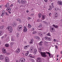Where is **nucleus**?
<instances>
[{"label": "nucleus", "mask_w": 62, "mask_h": 62, "mask_svg": "<svg viewBox=\"0 0 62 62\" xmlns=\"http://www.w3.org/2000/svg\"><path fill=\"white\" fill-rule=\"evenodd\" d=\"M34 30H35V28H33L31 29V31H34Z\"/></svg>", "instance_id": "nucleus-43"}, {"label": "nucleus", "mask_w": 62, "mask_h": 62, "mask_svg": "<svg viewBox=\"0 0 62 62\" xmlns=\"http://www.w3.org/2000/svg\"><path fill=\"white\" fill-rule=\"evenodd\" d=\"M27 53L25 54V55L26 56H27L28 55V54H29V51H26Z\"/></svg>", "instance_id": "nucleus-21"}, {"label": "nucleus", "mask_w": 62, "mask_h": 62, "mask_svg": "<svg viewBox=\"0 0 62 62\" xmlns=\"http://www.w3.org/2000/svg\"><path fill=\"white\" fill-rule=\"evenodd\" d=\"M36 33H37V31H34L33 32L32 34H36Z\"/></svg>", "instance_id": "nucleus-34"}, {"label": "nucleus", "mask_w": 62, "mask_h": 62, "mask_svg": "<svg viewBox=\"0 0 62 62\" xmlns=\"http://www.w3.org/2000/svg\"><path fill=\"white\" fill-rule=\"evenodd\" d=\"M16 20L17 21H19L20 23H21V20L20 19H19V18H17L16 19Z\"/></svg>", "instance_id": "nucleus-16"}, {"label": "nucleus", "mask_w": 62, "mask_h": 62, "mask_svg": "<svg viewBox=\"0 0 62 62\" xmlns=\"http://www.w3.org/2000/svg\"><path fill=\"white\" fill-rule=\"evenodd\" d=\"M33 42H34V40L33 39H31L30 41V43L32 44V43H33Z\"/></svg>", "instance_id": "nucleus-14"}, {"label": "nucleus", "mask_w": 62, "mask_h": 62, "mask_svg": "<svg viewBox=\"0 0 62 62\" xmlns=\"http://www.w3.org/2000/svg\"><path fill=\"white\" fill-rule=\"evenodd\" d=\"M7 29L8 30L9 32L10 33L12 32V28L11 26H9L7 27Z\"/></svg>", "instance_id": "nucleus-1"}, {"label": "nucleus", "mask_w": 62, "mask_h": 62, "mask_svg": "<svg viewBox=\"0 0 62 62\" xmlns=\"http://www.w3.org/2000/svg\"><path fill=\"white\" fill-rule=\"evenodd\" d=\"M41 58H38L37 59V60H36L37 62H41Z\"/></svg>", "instance_id": "nucleus-9"}, {"label": "nucleus", "mask_w": 62, "mask_h": 62, "mask_svg": "<svg viewBox=\"0 0 62 62\" xmlns=\"http://www.w3.org/2000/svg\"><path fill=\"white\" fill-rule=\"evenodd\" d=\"M23 26L22 25H19L18 26V28L17 29V30L18 31H20L22 30L23 29Z\"/></svg>", "instance_id": "nucleus-2"}, {"label": "nucleus", "mask_w": 62, "mask_h": 62, "mask_svg": "<svg viewBox=\"0 0 62 62\" xmlns=\"http://www.w3.org/2000/svg\"><path fill=\"white\" fill-rule=\"evenodd\" d=\"M42 43H43V41H41L38 44L39 46H41L42 45Z\"/></svg>", "instance_id": "nucleus-17"}, {"label": "nucleus", "mask_w": 62, "mask_h": 62, "mask_svg": "<svg viewBox=\"0 0 62 62\" xmlns=\"http://www.w3.org/2000/svg\"><path fill=\"white\" fill-rule=\"evenodd\" d=\"M8 6H9V3H7V5H5V7L6 8H8Z\"/></svg>", "instance_id": "nucleus-25"}, {"label": "nucleus", "mask_w": 62, "mask_h": 62, "mask_svg": "<svg viewBox=\"0 0 62 62\" xmlns=\"http://www.w3.org/2000/svg\"><path fill=\"white\" fill-rule=\"evenodd\" d=\"M16 35H17V38H18L19 37V33H17L16 34Z\"/></svg>", "instance_id": "nucleus-40"}, {"label": "nucleus", "mask_w": 62, "mask_h": 62, "mask_svg": "<svg viewBox=\"0 0 62 62\" xmlns=\"http://www.w3.org/2000/svg\"><path fill=\"white\" fill-rule=\"evenodd\" d=\"M27 27L25 26L24 27V29L23 31V32H26L27 31Z\"/></svg>", "instance_id": "nucleus-6"}, {"label": "nucleus", "mask_w": 62, "mask_h": 62, "mask_svg": "<svg viewBox=\"0 0 62 62\" xmlns=\"http://www.w3.org/2000/svg\"><path fill=\"white\" fill-rule=\"evenodd\" d=\"M31 61L32 62H34V60L33 59H31Z\"/></svg>", "instance_id": "nucleus-52"}, {"label": "nucleus", "mask_w": 62, "mask_h": 62, "mask_svg": "<svg viewBox=\"0 0 62 62\" xmlns=\"http://www.w3.org/2000/svg\"><path fill=\"white\" fill-rule=\"evenodd\" d=\"M29 57H31V58L33 57V56H32V55L31 54H30L29 55Z\"/></svg>", "instance_id": "nucleus-36"}, {"label": "nucleus", "mask_w": 62, "mask_h": 62, "mask_svg": "<svg viewBox=\"0 0 62 62\" xmlns=\"http://www.w3.org/2000/svg\"><path fill=\"white\" fill-rule=\"evenodd\" d=\"M20 3L22 4H23L25 3V1L22 0L21 1Z\"/></svg>", "instance_id": "nucleus-12"}, {"label": "nucleus", "mask_w": 62, "mask_h": 62, "mask_svg": "<svg viewBox=\"0 0 62 62\" xmlns=\"http://www.w3.org/2000/svg\"><path fill=\"white\" fill-rule=\"evenodd\" d=\"M5 61L6 62H9V60L8 58L7 57H6L5 58Z\"/></svg>", "instance_id": "nucleus-8"}, {"label": "nucleus", "mask_w": 62, "mask_h": 62, "mask_svg": "<svg viewBox=\"0 0 62 62\" xmlns=\"http://www.w3.org/2000/svg\"><path fill=\"white\" fill-rule=\"evenodd\" d=\"M42 19H43V20H44V19H45V16L44 15H43L42 16Z\"/></svg>", "instance_id": "nucleus-30"}, {"label": "nucleus", "mask_w": 62, "mask_h": 62, "mask_svg": "<svg viewBox=\"0 0 62 62\" xmlns=\"http://www.w3.org/2000/svg\"><path fill=\"white\" fill-rule=\"evenodd\" d=\"M58 14H57V13H56L55 14V18H57L58 17Z\"/></svg>", "instance_id": "nucleus-24"}, {"label": "nucleus", "mask_w": 62, "mask_h": 62, "mask_svg": "<svg viewBox=\"0 0 62 62\" xmlns=\"http://www.w3.org/2000/svg\"><path fill=\"white\" fill-rule=\"evenodd\" d=\"M28 26L29 28H31V25L29 23L28 24Z\"/></svg>", "instance_id": "nucleus-31"}, {"label": "nucleus", "mask_w": 62, "mask_h": 62, "mask_svg": "<svg viewBox=\"0 0 62 62\" xmlns=\"http://www.w3.org/2000/svg\"><path fill=\"white\" fill-rule=\"evenodd\" d=\"M31 19H32V18L30 17H28V20H30Z\"/></svg>", "instance_id": "nucleus-48"}, {"label": "nucleus", "mask_w": 62, "mask_h": 62, "mask_svg": "<svg viewBox=\"0 0 62 62\" xmlns=\"http://www.w3.org/2000/svg\"><path fill=\"white\" fill-rule=\"evenodd\" d=\"M46 53L45 52H41V54L42 57H46L47 55H46Z\"/></svg>", "instance_id": "nucleus-3"}, {"label": "nucleus", "mask_w": 62, "mask_h": 62, "mask_svg": "<svg viewBox=\"0 0 62 62\" xmlns=\"http://www.w3.org/2000/svg\"><path fill=\"white\" fill-rule=\"evenodd\" d=\"M5 46L6 47H8L9 46V45L8 44H6L5 45Z\"/></svg>", "instance_id": "nucleus-29"}, {"label": "nucleus", "mask_w": 62, "mask_h": 62, "mask_svg": "<svg viewBox=\"0 0 62 62\" xmlns=\"http://www.w3.org/2000/svg\"><path fill=\"white\" fill-rule=\"evenodd\" d=\"M30 51L31 52V53H33V51H34V50L32 48H31V49L30 50Z\"/></svg>", "instance_id": "nucleus-27"}, {"label": "nucleus", "mask_w": 62, "mask_h": 62, "mask_svg": "<svg viewBox=\"0 0 62 62\" xmlns=\"http://www.w3.org/2000/svg\"><path fill=\"white\" fill-rule=\"evenodd\" d=\"M34 54H37V49L36 48L34 50Z\"/></svg>", "instance_id": "nucleus-15"}, {"label": "nucleus", "mask_w": 62, "mask_h": 62, "mask_svg": "<svg viewBox=\"0 0 62 62\" xmlns=\"http://www.w3.org/2000/svg\"><path fill=\"white\" fill-rule=\"evenodd\" d=\"M11 8H10L9 7H8L7 8V9L6 10L8 11H11Z\"/></svg>", "instance_id": "nucleus-18"}, {"label": "nucleus", "mask_w": 62, "mask_h": 62, "mask_svg": "<svg viewBox=\"0 0 62 62\" xmlns=\"http://www.w3.org/2000/svg\"><path fill=\"white\" fill-rule=\"evenodd\" d=\"M39 36H40L41 37H43V34L41 33H39Z\"/></svg>", "instance_id": "nucleus-28"}, {"label": "nucleus", "mask_w": 62, "mask_h": 62, "mask_svg": "<svg viewBox=\"0 0 62 62\" xmlns=\"http://www.w3.org/2000/svg\"><path fill=\"white\" fill-rule=\"evenodd\" d=\"M24 42L25 44H26V42L25 41H24Z\"/></svg>", "instance_id": "nucleus-63"}, {"label": "nucleus", "mask_w": 62, "mask_h": 62, "mask_svg": "<svg viewBox=\"0 0 62 62\" xmlns=\"http://www.w3.org/2000/svg\"><path fill=\"white\" fill-rule=\"evenodd\" d=\"M53 26H54V27L56 28H58V26L56 25V26H55V25L54 24V25H53Z\"/></svg>", "instance_id": "nucleus-32"}, {"label": "nucleus", "mask_w": 62, "mask_h": 62, "mask_svg": "<svg viewBox=\"0 0 62 62\" xmlns=\"http://www.w3.org/2000/svg\"><path fill=\"white\" fill-rule=\"evenodd\" d=\"M5 14H6V15H8V14L7 13V12L5 13Z\"/></svg>", "instance_id": "nucleus-58"}, {"label": "nucleus", "mask_w": 62, "mask_h": 62, "mask_svg": "<svg viewBox=\"0 0 62 62\" xmlns=\"http://www.w3.org/2000/svg\"><path fill=\"white\" fill-rule=\"evenodd\" d=\"M11 40V41L13 42L14 41H15V40H14V39H13V38H12Z\"/></svg>", "instance_id": "nucleus-46"}, {"label": "nucleus", "mask_w": 62, "mask_h": 62, "mask_svg": "<svg viewBox=\"0 0 62 62\" xmlns=\"http://www.w3.org/2000/svg\"><path fill=\"white\" fill-rule=\"evenodd\" d=\"M52 6V7L54 8V3H51Z\"/></svg>", "instance_id": "nucleus-35"}, {"label": "nucleus", "mask_w": 62, "mask_h": 62, "mask_svg": "<svg viewBox=\"0 0 62 62\" xmlns=\"http://www.w3.org/2000/svg\"><path fill=\"white\" fill-rule=\"evenodd\" d=\"M57 3L59 5H62V1H58Z\"/></svg>", "instance_id": "nucleus-11"}, {"label": "nucleus", "mask_w": 62, "mask_h": 62, "mask_svg": "<svg viewBox=\"0 0 62 62\" xmlns=\"http://www.w3.org/2000/svg\"><path fill=\"white\" fill-rule=\"evenodd\" d=\"M8 12L9 13V14H11V12H10V11H8Z\"/></svg>", "instance_id": "nucleus-62"}, {"label": "nucleus", "mask_w": 62, "mask_h": 62, "mask_svg": "<svg viewBox=\"0 0 62 62\" xmlns=\"http://www.w3.org/2000/svg\"><path fill=\"white\" fill-rule=\"evenodd\" d=\"M50 30L51 32H54V30L53 28H50Z\"/></svg>", "instance_id": "nucleus-13"}, {"label": "nucleus", "mask_w": 62, "mask_h": 62, "mask_svg": "<svg viewBox=\"0 0 62 62\" xmlns=\"http://www.w3.org/2000/svg\"><path fill=\"white\" fill-rule=\"evenodd\" d=\"M44 1L45 2H48V0H44Z\"/></svg>", "instance_id": "nucleus-56"}, {"label": "nucleus", "mask_w": 62, "mask_h": 62, "mask_svg": "<svg viewBox=\"0 0 62 62\" xmlns=\"http://www.w3.org/2000/svg\"><path fill=\"white\" fill-rule=\"evenodd\" d=\"M48 43H49V42H48L46 41L44 42V43H45V45L48 44Z\"/></svg>", "instance_id": "nucleus-41"}, {"label": "nucleus", "mask_w": 62, "mask_h": 62, "mask_svg": "<svg viewBox=\"0 0 62 62\" xmlns=\"http://www.w3.org/2000/svg\"><path fill=\"white\" fill-rule=\"evenodd\" d=\"M4 27V26L3 25L1 27H0V28H1V29H3V28Z\"/></svg>", "instance_id": "nucleus-42"}, {"label": "nucleus", "mask_w": 62, "mask_h": 62, "mask_svg": "<svg viewBox=\"0 0 62 62\" xmlns=\"http://www.w3.org/2000/svg\"><path fill=\"white\" fill-rule=\"evenodd\" d=\"M3 34V32L1 31H0V36H1Z\"/></svg>", "instance_id": "nucleus-33"}, {"label": "nucleus", "mask_w": 62, "mask_h": 62, "mask_svg": "<svg viewBox=\"0 0 62 62\" xmlns=\"http://www.w3.org/2000/svg\"><path fill=\"white\" fill-rule=\"evenodd\" d=\"M6 39V41H7V40H9V38L8 37H7Z\"/></svg>", "instance_id": "nucleus-45"}, {"label": "nucleus", "mask_w": 62, "mask_h": 62, "mask_svg": "<svg viewBox=\"0 0 62 62\" xmlns=\"http://www.w3.org/2000/svg\"><path fill=\"white\" fill-rule=\"evenodd\" d=\"M35 58V56H32V58Z\"/></svg>", "instance_id": "nucleus-64"}, {"label": "nucleus", "mask_w": 62, "mask_h": 62, "mask_svg": "<svg viewBox=\"0 0 62 62\" xmlns=\"http://www.w3.org/2000/svg\"><path fill=\"white\" fill-rule=\"evenodd\" d=\"M36 39H40L39 37L38 36L36 37Z\"/></svg>", "instance_id": "nucleus-38"}, {"label": "nucleus", "mask_w": 62, "mask_h": 62, "mask_svg": "<svg viewBox=\"0 0 62 62\" xmlns=\"http://www.w3.org/2000/svg\"><path fill=\"white\" fill-rule=\"evenodd\" d=\"M46 53L47 54H48L49 55V56L51 58V54H50V53L49 52H46Z\"/></svg>", "instance_id": "nucleus-22"}, {"label": "nucleus", "mask_w": 62, "mask_h": 62, "mask_svg": "<svg viewBox=\"0 0 62 62\" xmlns=\"http://www.w3.org/2000/svg\"><path fill=\"white\" fill-rule=\"evenodd\" d=\"M55 11H57V10H58L59 9L58 8H55Z\"/></svg>", "instance_id": "nucleus-39"}, {"label": "nucleus", "mask_w": 62, "mask_h": 62, "mask_svg": "<svg viewBox=\"0 0 62 62\" xmlns=\"http://www.w3.org/2000/svg\"><path fill=\"white\" fill-rule=\"evenodd\" d=\"M25 61V60L24 58H21L19 62H24Z\"/></svg>", "instance_id": "nucleus-7"}, {"label": "nucleus", "mask_w": 62, "mask_h": 62, "mask_svg": "<svg viewBox=\"0 0 62 62\" xmlns=\"http://www.w3.org/2000/svg\"><path fill=\"white\" fill-rule=\"evenodd\" d=\"M4 56L2 55H0V59L1 60H3L4 59Z\"/></svg>", "instance_id": "nucleus-10"}, {"label": "nucleus", "mask_w": 62, "mask_h": 62, "mask_svg": "<svg viewBox=\"0 0 62 62\" xmlns=\"http://www.w3.org/2000/svg\"><path fill=\"white\" fill-rule=\"evenodd\" d=\"M13 6V4H11V5H10L9 7H12V6Z\"/></svg>", "instance_id": "nucleus-53"}, {"label": "nucleus", "mask_w": 62, "mask_h": 62, "mask_svg": "<svg viewBox=\"0 0 62 62\" xmlns=\"http://www.w3.org/2000/svg\"><path fill=\"white\" fill-rule=\"evenodd\" d=\"M45 45L46 46H47V47H48V46H49V44H46Z\"/></svg>", "instance_id": "nucleus-55"}, {"label": "nucleus", "mask_w": 62, "mask_h": 62, "mask_svg": "<svg viewBox=\"0 0 62 62\" xmlns=\"http://www.w3.org/2000/svg\"><path fill=\"white\" fill-rule=\"evenodd\" d=\"M39 53H40V52H41V50L40 49V50H39Z\"/></svg>", "instance_id": "nucleus-57"}, {"label": "nucleus", "mask_w": 62, "mask_h": 62, "mask_svg": "<svg viewBox=\"0 0 62 62\" xmlns=\"http://www.w3.org/2000/svg\"><path fill=\"white\" fill-rule=\"evenodd\" d=\"M20 52L21 49L19 48H18L15 51V52L16 54H19Z\"/></svg>", "instance_id": "nucleus-4"}, {"label": "nucleus", "mask_w": 62, "mask_h": 62, "mask_svg": "<svg viewBox=\"0 0 62 62\" xmlns=\"http://www.w3.org/2000/svg\"><path fill=\"white\" fill-rule=\"evenodd\" d=\"M52 15V13H50L49 14V15L50 16H51V15Z\"/></svg>", "instance_id": "nucleus-59"}, {"label": "nucleus", "mask_w": 62, "mask_h": 62, "mask_svg": "<svg viewBox=\"0 0 62 62\" xmlns=\"http://www.w3.org/2000/svg\"><path fill=\"white\" fill-rule=\"evenodd\" d=\"M24 48L25 49H26L27 48V46H24Z\"/></svg>", "instance_id": "nucleus-47"}, {"label": "nucleus", "mask_w": 62, "mask_h": 62, "mask_svg": "<svg viewBox=\"0 0 62 62\" xmlns=\"http://www.w3.org/2000/svg\"><path fill=\"white\" fill-rule=\"evenodd\" d=\"M2 13L4 14L5 13V11L4 10H3L2 12Z\"/></svg>", "instance_id": "nucleus-51"}, {"label": "nucleus", "mask_w": 62, "mask_h": 62, "mask_svg": "<svg viewBox=\"0 0 62 62\" xmlns=\"http://www.w3.org/2000/svg\"><path fill=\"white\" fill-rule=\"evenodd\" d=\"M45 39L46 40H48V41H50L51 40V38H49L47 36L46 37Z\"/></svg>", "instance_id": "nucleus-5"}, {"label": "nucleus", "mask_w": 62, "mask_h": 62, "mask_svg": "<svg viewBox=\"0 0 62 62\" xmlns=\"http://www.w3.org/2000/svg\"><path fill=\"white\" fill-rule=\"evenodd\" d=\"M4 36H2L1 37V39H4Z\"/></svg>", "instance_id": "nucleus-60"}, {"label": "nucleus", "mask_w": 62, "mask_h": 62, "mask_svg": "<svg viewBox=\"0 0 62 62\" xmlns=\"http://www.w3.org/2000/svg\"><path fill=\"white\" fill-rule=\"evenodd\" d=\"M41 13H39L38 14V17L39 18H41Z\"/></svg>", "instance_id": "nucleus-23"}, {"label": "nucleus", "mask_w": 62, "mask_h": 62, "mask_svg": "<svg viewBox=\"0 0 62 62\" xmlns=\"http://www.w3.org/2000/svg\"><path fill=\"white\" fill-rule=\"evenodd\" d=\"M17 24V23H13V26L14 27H15L16 26V25Z\"/></svg>", "instance_id": "nucleus-19"}, {"label": "nucleus", "mask_w": 62, "mask_h": 62, "mask_svg": "<svg viewBox=\"0 0 62 62\" xmlns=\"http://www.w3.org/2000/svg\"><path fill=\"white\" fill-rule=\"evenodd\" d=\"M3 49V48H2V52L3 53H4V54L6 53V49Z\"/></svg>", "instance_id": "nucleus-20"}, {"label": "nucleus", "mask_w": 62, "mask_h": 62, "mask_svg": "<svg viewBox=\"0 0 62 62\" xmlns=\"http://www.w3.org/2000/svg\"><path fill=\"white\" fill-rule=\"evenodd\" d=\"M49 7V8L48 9V10H52V7H52V6H50Z\"/></svg>", "instance_id": "nucleus-26"}, {"label": "nucleus", "mask_w": 62, "mask_h": 62, "mask_svg": "<svg viewBox=\"0 0 62 62\" xmlns=\"http://www.w3.org/2000/svg\"><path fill=\"white\" fill-rule=\"evenodd\" d=\"M13 44H14V42H11L10 44V45L12 46L13 45Z\"/></svg>", "instance_id": "nucleus-37"}, {"label": "nucleus", "mask_w": 62, "mask_h": 62, "mask_svg": "<svg viewBox=\"0 0 62 62\" xmlns=\"http://www.w3.org/2000/svg\"><path fill=\"white\" fill-rule=\"evenodd\" d=\"M53 40L54 41V42H55V41H56V40L55 39H54Z\"/></svg>", "instance_id": "nucleus-61"}, {"label": "nucleus", "mask_w": 62, "mask_h": 62, "mask_svg": "<svg viewBox=\"0 0 62 62\" xmlns=\"http://www.w3.org/2000/svg\"><path fill=\"white\" fill-rule=\"evenodd\" d=\"M47 36H51V35L50 34V33H48L47 34Z\"/></svg>", "instance_id": "nucleus-50"}, {"label": "nucleus", "mask_w": 62, "mask_h": 62, "mask_svg": "<svg viewBox=\"0 0 62 62\" xmlns=\"http://www.w3.org/2000/svg\"><path fill=\"white\" fill-rule=\"evenodd\" d=\"M42 27V24H41L39 26V27Z\"/></svg>", "instance_id": "nucleus-44"}, {"label": "nucleus", "mask_w": 62, "mask_h": 62, "mask_svg": "<svg viewBox=\"0 0 62 62\" xmlns=\"http://www.w3.org/2000/svg\"><path fill=\"white\" fill-rule=\"evenodd\" d=\"M4 16V14L2 13L1 14V16Z\"/></svg>", "instance_id": "nucleus-49"}, {"label": "nucleus", "mask_w": 62, "mask_h": 62, "mask_svg": "<svg viewBox=\"0 0 62 62\" xmlns=\"http://www.w3.org/2000/svg\"><path fill=\"white\" fill-rule=\"evenodd\" d=\"M2 7H3V5H1L0 7V8H2Z\"/></svg>", "instance_id": "nucleus-54"}]
</instances>
